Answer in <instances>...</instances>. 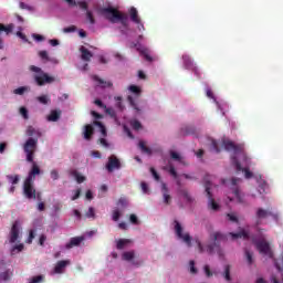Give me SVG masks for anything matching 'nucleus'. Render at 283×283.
I'll list each match as a JSON object with an SVG mask.
<instances>
[{
    "mask_svg": "<svg viewBox=\"0 0 283 283\" xmlns=\"http://www.w3.org/2000/svg\"><path fill=\"white\" fill-rule=\"evenodd\" d=\"M39 174H41V168H39V166L36 165V163H32V169L29 172L27 180H31L34 182V178L35 176H39Z\"/></svg>",
    "mask_w": 283,
    "mask_h": 283,
    "instance_id": "obj_17",
    "label": "nucleus"
},
{
    "mask_svg": "<svg viewBox=\"0 0 283 283\" xmlns=\"http://www.w3.org/2000/svg\"><path fill=\"white\" fill-rule=\"evenodd\" d=\"M86 19L88 23H91V25H94V23H96V20L94 19V14L92 13V11H86Z\"/></svg>",
    "mask_w": 283,
    "mask_h": 283,
    "instance_id": "obj_41",
    "label": "nucleus"
},
{
    "mask_svg": "<svg viewBox=\"0 0 283 283\" xmlns=\"http://www.w3.org/2000/svg\"><path fill=\"white\" fill-rule=\"evenodd\" d=\"M130 242H132V240H129V239H119L117 241L116 247L119 251H122V249H125V247H127V244H129Z\"/></svg>",
    "mask_w": 283,
    "mask_h": 283,
    "instance_id": "obj_29",
    "label": "nucleus"
},
{
    "mask_svg": "<svg viewBox=\"0 0 283 283\" xmlns=\"http://www.w3.org/2000/svg\"><path fill=\"white\" fill-rule=\"evenodd\" d=\"M87 218H96V212L93 207L88 208V211L85 213Z\"/></svg>",
    "mask_w": 283,
    "mask_h": 283,
    "instance_id": "obj_48",
    "label": "nucleus"
},
{
    "mask_svg": "<svg viewBox=\"0 0 283 283\" xmlns=\"http://www.w3.org/2000/svg\"><path fill=\"white\" fill-rule=\"evenodd\" d=\"M36 101L41 103V105H48L50 104V96L48 95H41L36 97Z\"/></svg>",
    "mask_w": 283,
    "mask_h": 283,
    "instance_id": "obj_37",
    "label": "nucleus"
},
{
    "mask_svg": "<svg viewBox=\"0 0 283 283\" xmlns=\"http://www.w3.org/2000/svg\"><path fill=\"white\" fill-rule=\"evenodd\" d=\"M138 147L143 151V154L151 156V148L147 147V144L145 142L140 140Z\"/></svg>",
    "mask_w": 283,
    "mask_h": 283,
    "instance_id": "obj_27",
    "label": "nucleus"
},
{
    "mask_svg": "<svg viewBox=\"0 0 283 283\" xmlns=\"http://www.w3.org/2000/svg\"><path fill=\"white\" fill-rule=\"evenodd\" d=\"M150 174L155 178V180H160V175H158V171L154 167L150 168Z\"/></svg>",
    "mask_w": 283,
    "mask_h": 283,
    "instance_id": "obj_56",
    "label": "nucleus"
},
{
    "mask_svg": "<svg viewBox=\"0 0 283 283\" xmlns=\"http://www.w3.org/2000/svg\"><path fill=\"white\" fill-rule=\"evenodd\" d=\"M127 101L136 112H140V108H138V105H136V102L134 101V97H132V95L127 97Z\"/></svg>",
    "mask_w": 283,
    "mask_h": 283,
    "instance_id": "obj_40",
    "label": "nucleus"
},
{
    "mask_svg": "<svg viewBox=\"0 0 283 283\" xmlns=\"http://www.w3.org/2000/svg\"><path fill=\"white\" fill-rule=\"evenodd\" d=\"M113 220L114 222H118V220H120V210L113 211Z\"/></svg>",
    "mask_w": 283,
    "mask_h": 283,
    "instance_id": "obj_50",
    "label": "nucleus"
},
{
    "mask_svg": "<svg viewBox=\"0 0 283 283\" xmlns=\"http://www.w3.org/2000/svg\"><path fill=\"white\" fill-rule=\"evenodd\" d=\"M210 240L212 243L206 245V251L209 255H213V253H218L220 258L224 255L222 252V248L220 247V242H227V234L222 232H213L210 234Z\"/></svg>",
    "mask_w": 283,
    "mask_h": 283,
    "instance_id": "obj_2",
    "label": "nucleus"
},
{
    "mask_svg": "<svg viewBox=\"0 0 283 283\" xmlns=\"http://www.w3.org/2000/svg\"><path fill=\"white\" fill-rule=\"evenodd\" d=\"M94 103L97 105V107H101L102 109H107V106L103 104V101L95 99Z\"/></svg>",
    "mask_w": 283,
    "mask_h": 283,
    "instance_id": "obj_62",
    "label": "nucleus"
},
{
    "mask_svg": "<svg viewBox=\"0 0 283 283\" xmlns=\"http://www.w3.org/2000/svg\"><path fill=\"white\" fill-rule=\"evenodd\" d=\"M80 52L82 54V61H86V63H88V61H92V56H94V54L90 50H87V48L81 46Z\"/></svg>",
    "mask_w": 283,
    "mask_h": 283,
    "instance_id": "obj_20",
    "label": "nucleus"
},
{
    "mask_svg": "<svg viewBox=\"0 0 283 283\" xmlns=\"http://www.w3.org/2000/svg\"><path fill=\"white\" fill-rule=\"evenodd\" d=\"M203 271L207 277H211L213 275V273L211 272V268H209V265H205Z\"/></svg>",
    "mask_w": 283,
    "mask_h": 283,
    "instance_id": "obj_59",
    "label": "nucleus"
},
{
    "mask_svg": "<svg viewBox=\"0 0 283 283\" xmlns=\"http://www.w3.org/2000/svg\"><path fill=\"white\" fill-rule=\"evenodd\" d=\"M78 8H81V10H87L88 6H87V2L85 1H80V2H76Z\"/></svg>",
    "mask_w": 283,
    "mask_h": 283,
    "instance_id": "obj_61",
    "label": "nucleus"
},
{
    "mask_svg": "<svg viewBox=\"0 0 283 283\" xmlns=\"http://www.w3.org/2000/svg\"><path fill=\"white\" fill-rule=\"evenodd\" d=\"M238 182H240V179L232 178L230 189L233 196L235 197L237 201L239 202V205H244L247 202L244 201V193L240 191V188L238 187Z\"/></svg>",
    "mask_w": 283,
    "mask_h": 283,
    "instance_id": "obj_9",
    "label": "nucleus"
},
{
    "mask_svg": "<svg viewBox=\"0 0 283 283\" xmlns=\"http://www.w3.org/2000/svg\"><path fill=\"white\" fill-rule=\"evenodd\" d=\"M23 195L28 200H36V189H34V181L25 179L23 184Z\"/></svg>",
    "mask_w": 283,
    "mask_h": 283,
    "instance_id": "obj_8",
    "label": "nucleus"
},
{
    "mask_svg": "<svg viewBox=\"0 0 283 283\" xmlns=\"http://www.w3.org/2000/svg\"><path fill=\"white\" fill-rule=\"evenodd\" d=\"M84 138L85 140H92V136H94V126L87 124L84 126Z\"/></svg>",
    "mask_w": 283,
    "mask_h": 283,
    "instance_id": "obj_22",
    "label": "nucleus"
},
{
    "mask_svg": "<svg viewBox=\"0 0 283 283\" xmlns=\"http://www.w3.org/2000/svg\"><path fill=\"white\" fill-rule=\"evenodd\" d=\"M251 240L253 244H255L261 255H265L266 258H270V259L273 258V250H271V245L269 244V242H266L265 240L258 241L255 237H251Z\"/></svg>",
    "mask_w": 283,
    "mask_h": 283,
    "instance_id": "obj_6",
    "label": "nucleus"
},
{
    "mask_svg": "<svg viewBox=\"0 0 283 283\" xmlns=\"http://www.w3.org/2000/svg\"><path fill=\"white\" fill-rule=\"evenodd\" d=\"M38 138H29L23 145V151L27 156V163H34V154H36Z\"/></svg>",
    "mask_w": 283,
    "mask_h": 283,
    "instance_id": "obj_5",
    "label": "nucleus"
},
{
    "mask_svg": "<svg viewBox=\"0 0 283 283\" xmlns=\"http://www.w3.org/2000/svg\"><path fill=\"white\" fill-rule=\"evenodd\" d=\"M170 157L172 158V160H177L178 163L182 160V157H180V155L174 150L170 151Z\"/></svg>",
    "mask_w": 283,
    "mask_h": 283,
    "instance_id": "obj_47",
    "label": "nucleus"
},
{
    "mask_svg": "<svg viewBox=\"0 0 283 283\" xmlns=\"http://www.w3.org/2000/svg\"><path fill=\"white\" fill-rule=\"evenodd\" d=\"M180 196H182V198H185L186 202H188L189 205H191V202H193V197H191V195L189 193V191L187 189H181L179 190Z\"/></svg>",
    "mask_w": 283,
    "mask_h": 283,
    "instance_id": "obj_25",
    "label": "nucleus"
},
{
    "mask_svg": "<svg viewBox=\"0 0 283 283\" xmlns=\"http://www.w3.org/2000/svg\"><path fill=\"white\" fill-rule=\"evenodd\" d=\"M61 109H52L48 115L46 120H49V123H56V120L61 118Z\"/></svg>",
    "mask_w": 283,
    "mask_h": 283,
    "instance_id": "obj_19",
    "label": "nucleus"
},
{
    "mask_svg": "<svg viewBox=\"0 0 283 283\" xmlns=\"http://www.w3.org/2000/svg\"><path fill=\"white\" fill-rule=\"evenodd\" d=\"M227 217L230 220V222H238V217H235V214L228 213Z\"/></svg>",
    "mask_w": 283,
    "mask_h": 283,
    "instance_id": "obj_64",
    "label": "nucleus"
},
{
    "mask_svg": "<svg viewBox=\"0 0 283 283\" xmlns=\"http://www.w3.org/2000/svg\"><path fill=\"white\" fill-rule=\"evenodd\" d=\"M161 191L165 205H171V195H169V188H167V184H161Z\"/></svg>",
    "mask_w": 283,
    "mask_h": 283,
    "instance_id": "obj_18",
    "label": "nucleus"
},
{
    "mask_svg": "<svg viewBox=\"0 0 283 283\" xmlns=\"http://www.w3.org/2000/svg\"><path fill=\"white\" fill-rule=\"evenodd\" d=\"M229 235H231L232 240H238V238H242L243 240H251V234L245 229H241L237 233L230 232Z\"/></svg>",
    "mask_w": 283,
    "mask_h": 283,
    "instance_id": "obj_15",
    "label": "nucleus"
},
{
    "mask_svg": "<svg viewBox=\"0 0 283 283\" xmlns=\"http://www.w3.org/2000/svg\"><path fill=\"white\" fill-rule=\"evenodd\" d=\"M122 258L126 262H132V260L135 258V253H134V251L124 252Z\"/></svg>",
    "mask_w": 283,
    "mask_h": 283,
    "instance_id": "obj_32",
    "label": "nucleus"
},
{
    "mask_svg": "<svg viewBox=\"0 0 283 283\" xmlns=\"http://www.w3.org/2000/svg\"><path fill=\"white\" fill-rule=\"evenodd\" d=\"M85 240V237L71 238L70 242L66 243L65 249H74V247H81V242Z\"/></svg>",
    "mask_w": 283,
    "mask_h": 283,
    "instance_id": "obj_16",
    "label": "nucleus"
},
{
    "mask_svg": "<svg viewBox=\"0 0 283 283\" xmlns=\"http://www.w3.org/2000/svg\"><path fill=\"white\" fill-rule=\"evenodd\" d=\"M19 221L13 222L10 233H9V242L10 244H14V242H19Z\"/></svg>",
    "mask_w": 283,
    "mask_h": 283,
    "instance_id": "obj_12",
    "label": "nucleus"
},
{
    "mask_svg": "<svg viewBox=\"0 0 283 283\" xmlns=\"http://www.w3.org/2000/svg\"><path fill=\"white\" fill-rule=\"evenodd\" d=\"M39 56L44 61H50V55H48V51H40Z\"/></svg>",
    "mask_w": 283,
    "mask_h": 283,
    "instance_id": "obj_53",
    "label": "nucleus"
},
{
    "mask_svg": "<svg viewBox=\"0 0 283 283\" xmlns=\"http://www.w3.org/2000/svg\"><path fill=\"white\" fill-rule=\"evenodd\" d=\"M32 240H34V230H31L29 233V238L27 240L28 244H32Z\"/></svg>",
    "mask_w": 283,
    "mask_h": 283,
    "instance_id": "obj_63",
    "label": "nucleus"
},
{
    "mask_svg": "<svg viewBox=\"0 0 283 283\" xmlns=\"http://www.w3.org/2000/svg\"><path fill=\"white\" fill-rule=\"evenodd\" d=\"M50 176L52 180H59V170L56 169L51 170Z\"/></svg>",
    "mask_w": 283,
    "mask_h": 283,
    "instance_id": "obj_54",
    "label": "nucleus"
},
{
    "mask_svg": "<svg viewBox=\"0 0 283 283\" xmlns=\"http://www.w3.org/2000/svg\"><path fill=\"white\" fill-rule=\"evenodd\" d=\"M25 92H30V86H20L13 90V94H15L17 96H23Z\"/></svg>",
    "mask_w": 283,
    "mask_h": 283,
    "instance_id": "obj_28",
    "label": "nucleus"
},
{
    "mask_svg": "<svg viewBox=\"0 0 283 283\" xmlns=\"http://www.w3.org/2000/svg\"><path fill=\"white\" fill-rule=\"evenodd\" d=\"M266 218H272V220H275V222L280 221V214L277 212H273L262 207L255 209L256 227H260V224H262V220H266Z\"/></svg>",
    "mask_w": 283,
    "mask_h": 283,
    "instance_id": "obj_4",
    "label": "nucleus"
},
{
    "mask_svg": "<svg viewBox=\"0 0 283 283\" xmlns=\"http://www.w3.org/2000/svg\"><path fill=\"white\" fill-rule=\"evenodd\" d=\"M130 21L136 24H140V17H138V10L135 7L129 9Z\"/></svg>",
    "mask_w": 283,
    "mask_h": 283,
    "instance_id": "obj_23",
    "label": "nucleus"
},
{
    "mask_svg": "<svg viewBox=\"0 0 283 283\" xmlns=\"http://www.w3.org/2000/svg\"><path fill=\"white\" fill-rule=\"evenodd\" d=\"M128 90L133 93L136 94L137 96L140 94V87L136 86V85H130L128 87Z\"/></svg>",
    "mask_w": 283,
    "mask_h": 283,
    "instance_id": "obj_46",
    "label": "nucleus"
},
{
    "mask_svg": "<svg viewBox=\"0 0 283 283\" xmlns=\"http://www.w3.org/2000/svg\"><path fill=\"white\" fill-rule=\"evenodd\" d=\"M63 32L65 34H70V32H76V27L75 25H71V27L64 28Z\"/></svg>",
    "mask_w": 283,
    "mask_h": 283,
    "instance_id": "obj_52",
    "label": "nucleus"
},
{
    "mask_svg": "<svg viewBox=\"0 0 283 283\" xmlns=\"http://www.w3.org/2000/svg\"><path fill=\"white\" fill-rule=\"evenodd\" d=\"M98 143H99V145H102V147H105L106 149H108L109 143H107V139H105V138H99V139H98Z\"/></svg>",
    "mask_w": 283,
    "mask_h": 283,
    "instance_id": "obj_57",
    "label": "nucleus"
},
{
    "mask_svg": "<svg viewBox=\"0 0 283 283\" xmlns=\"http://www.w3.org/2000/svg\"><path fill=\"white\" fill-rule=\"evenodd\" d=\"M244 253H245V260L248 264H253V252L245 249Z\"/></svg>",
    "mask_w": 283,
    "mask_h": 283,
    "instance_id": "obj_38",
    "label": "nucleus"
},
{
    "mask_svg": "<svg viewBox=\"0 0 283 283\" xmlns=\"http://www.w3.org/2000/svg\"><path fill=\"white\" fill-rule=\"evenodd\" d=\"M175 224V233L179 240H182L187 247H191V234L189 232H184L185 228H182V224L178 222V220L174 221Z\"/></svg>",
    "mask_w": 283,
    "mask_h": 283,
    "instance_id": "obj_7",
    "label": "nucleus"
},
{
    "mask_svg": "<svg viewBox=\"0 0 283 283\" xmlns=\"http://www.w3.org/2000/svg\"><path fill=\"white\" fill-rule=\"evenodd\" d=\"M71 176H74V178L78 185H81V184L85 182V180H87V178H85V176L81 175L76 170H72Z\"/></svg>",
    "mask_w": 283,
    "mask_h": 283,
    "instance_id": "obj_24",
    "label": "nucleus"
},
{
    "mask_svg": "<svg viewBox=\"0 0 283 283\" xmlns=\"http://www.w3.org/2000/svg\"><path fill=\"white\" fill-rule=\"evenodd\" d=\"M231 163H232L233 167H235L237 171H243L244 172L245 178H248V179L253 178V172H251V170H249V168H242V165L238 160V157H232Z\"/></svg>",
    "mask_w": 283,
    "mask_h": 283,
    "instance_id": "obj_13",
    "label": "nucleus"
},
{
    "mask_svg": "<svg viewBox=\"0 0 283 283\" xmlns=\"http://www.w3.org/2000/svg\"><path fill=\"white\" fill-rule=\"evenodd\" d=\"M7 179L11 185H19V180H21V177L19 175H8Z\"/></svg>",
    "mask_w": 283,
    "mask_h": 283,
    "instance_id": "obj_31",
    "label": "nucleus"
},
{
    "mask_svg": "<svg viewBox=\"0 0 283 283\" xmlns=\"http://www.w3.org/2000/svg\"><path fill=\"white\" fill-rule=\"evenodd\" d=\"M223 147L226 151H234V154H239V151H242V147L235 145L231 140H223Z\"/></svg>",
    "mask_w": 283,
    "mask_h": 283,
    "instance_id": "obj_14",
    "label": "nucleus"
},
{
    "mask_svg": "<svg viewBox=\"0 0 283 283\" xmlns=\"http://www.w3.org/2000/svg\"><path fill=\"white\" fill-rule=\"evenodd\" d=\"M20 114H21V116H23V118H24L25 120H28V118H29V116H28V108H25V107H20Z\"/></svg>",
    "mask_w": 283,
    "mask_h": 283,
    "instance_id": "obj_55",
    "label": "nucleus"
},
{
    "mask_svg": "<svg viewBox=\"0 0 283 283\" xmlns=\"http://www.w3.org/2000/svg\"><path fill=\"white\" fill-rule=\"evenodd\" d=\"M41 136V132H39V130H35V128L34 127H32V126H29L28 128H27V136Z\"/></svg>",
    "mask_w": 283,
    "mask_h": 283,
    "instance_id": "obj_36",
    "label": "nucleus"
},
{
    "mask_svg": "<svg viewBox=\"0 0 283 283\" xmlns=\"http://www.w3.org/2000/svg\"><path fill=\"white\" fill-rule=\"evenodd\" d=\"M93 81H96L101 87H112V82H105L103 78L97 75H93Z\"/></svg>",
    "mask_w": 283,
    "mask_h": 283,
    "instance_id": "obj_26",
    "label": "nucleus"
},
{
    "mask_svg": "<svg viewBox=\"0 0 283 283\" xmlns=\"http://www.w3.org/2000/svg\"><path fill=\"white\" fill-rule=\"evenodd\" d=\"M24 249V245L23 243H20L18 245H14L12 249H11V255H17V253H21V251H23Z\"/></svg>",
    "mask_w": 283,
    "mask_h": 283,
    "instance_id": "obj_34",
    "label": "nucleus"
},
{
    "mask_svg": "<svg viewBox=\"0 0 283 283\" xmlns=\"http://www.w3.org/2000/svg\"><path fill=\"white\" fill-rule=\"evenodd\" d=\"M14 28V25L9 24V25H4L0 23V34L1 32H6V34H10V32H12V29Z\"/></svg>",
    "mask_w": 283,
    "mask_h": 283,
    "instance_id": "obj_35",
    "label": "nucleus"
},
{
    "mask_svg": "<svg viewBox=\"0 0 283 283\" xmlns=\"http://www.w3.org/2000/svg\"><path fill=\"white\" fill-rule=\"evenodd\" d=\"M169 174L174 178H178V172L176 171V168L174 166L169 167Z\"/></svg>",
    "mask_w": 283,
    "mask_h": 283,
    "instance_id": "obj_58",
    "label": "nucleus"
},
{
    "mask_svg": "<svg viewBox=\"0 0 283 283\" xmlns=\"http://www.w3.org/2000/svg\"><path fill=\"white\" fill-rule=\"evenodd\" d=\"M30 72H34L33 80L34 83L39 87H43V85H52V83H56V78L48 73H45L41 67L31 65L29 67Z\"/></svg>",
    "mask_w": 283,
    "mask_h": 283,
    "instance_id": "obj_3",
    "label": "nucleus"
},
{
    "mask_svg": "<svg viewBox=\"0 0 283 283\" xmlns=\"http://www.w3.org/2000/svg\"><path fill=\"white\" fill-rule=\"evenodd\" d=\"M211 147H212V151H216V154H220V147L218 146V142L212 139L211 140Z\"/></svg>",
    "mask_w": 283,
    "mask_h": 283,
    "instance_id": "obj_45",
    "label": "nucleus"
},
{
    "mask_svg": "<svg viewBox=\"0 0 283 283\" xmlns=\"http://www.w3.org/2000/svg\"><path fill=\"white\" fill-rule=\"evenodd\" d=\"M99 12L111 23H118L119 21L123 28H129V23L127 22V14L118 11V9H114V7H106L102 8Z\"/></svg>",
    "mask_w": 283,
    "mask_h": 283,
    "instance_id": "obj_1",
    "label": "nucleus"
},
{
    "mask_svg": "<svg viewBox=\"0 0 283 283\" xmlns=\"http://www.w3.org/2000/svg\"><path fill=\"white\" fill-rule=\"evenodd\" d=\"M0 280H3V282H8V280H10V272L6 271L0 273Z\"/></svg>",
    "mask_w": 283,
    "mask_h": 283,
    "instance_id": "obj_49",
    "label": "nucleus"
},
{
    "mask_svg": "<svg viewBox=\"0 0 283 283\" xmlns=\"http://www.w3.org/2000/svg\"><path fill=\"white\" fill-rule=\"evenodd\" d=\"M133 129H135L136 132H138V129H142L143 128V124H140L137 119L133 120L130 123Z\"/></svg>",
    "mask_w": 283,
    "mask_h": 283,
    "instance_id": "obj_44",
    "label": "nucleus"
},
{
    "mask_svg": "<svg viewBox=\"0 0 283 283\" xmlns=\"http://www.w3.org/2000/svg\"><path fill=\"white\" fill-rule=\"evenodd\" d=\"M182 59L186 67H191V57H189V55H184Z\"/></svg>",
    "mask_w": 283,
    "mask_h": 283,
    "instance_id": "obj_51",
    "label": "nucleus"
},
{
    "mask_svg": "<svg viewBox=\"0 0 283 283\" xmlns=\"http://www.w3.org/2000/svg\"><path fill=\"white\" fill-rule=\"evenodd\" d=\"M129 221L132 224H138V217H136V214H130L129 216Z\"/></svg>",
    "mask_w": 283,
    "mask_h": 283,
    "instance_id": "obj_60",
    "label": "nucleus"
},
{
    "mask_svg": "<svg viewBox=\"0 0 283 283\" xmlns=\"http://www.w3.org/2000/svg\"><path fill=\"white\" fill-rule=\"evenodd\" d=\"M206 193L208 198V207L212 209V211H218L220 209V206L218 202H216V199H213V195L211 193V182H206Z\"/></svg>",
    "mask_w": 283,
    "mask_h": 283,
    "instance_id": "obj_10",
    "label": "nucleus"
},
{
    "mask_svg": "<svg viewBox=\"0 0 283 283\" xmlns=\"http://www.w3.org/2000/svg\"><path fill=\"white\" fill-rule=\"evenodd\" d=\"M93 125H95L96 127L99 128V132H101L102 136H107V128H105V125H103L98 120L93 122Z\"/></svg>",
    "mask_w": 283,
    "mask_h": 283,
    "instance_id": "obj_30",
    "label": "nucleus"
},
{
    "mask_svg": "<svg viewBox=\"0 0 283 283\" xmlns=\"http://www.w3.org/2000/svg\"><path fill=\"white\" fill-rule=\"evenodd\" d=\"M67 264H70V261H67V260L59 261L55 264L54 273H57V274L63 273V271H65V266H67Z\"/></svg>",
    "mask_w": 283,
    "mask_h": 283,
    "instance_id": "obj_21",
    "label": "nucleus"
},
{
    "mask_svg": "<svg viewBox=\"0 0 283 283\" xmlns=\"http://www.w3.org/2000/svg\"><path fill=\"white\" fill-rule=\"evenodd\" d=\"M120 167H122L120 159H118L116 155H111L106 164L107 171L112 174V171H115V169H120Z\"/></svg>",
    "mask_w": 283,
    "mask_h": 283,
    "instance_id": "obj_11",
    "label": "nucleus"
},
{
    "mask_svg": "<svg viewBox=\"0 0 283 283\" xmlns=\"http://www.w3.org/2000/svg\"><path fill=\"white\" fill-rule=\"evenodd\" d=\"M115 101H118L116 103V108L119 109V112H123L125 109V106L123 105V97H115Z\"/></svg>",
    "mask_w": 283,
    "mask_h": 283,
    "instance_id": "obj_43",
    "label": "nucleus"
},
{
    "mask_svg": "<svg viewBox=\"0 0 283 283\" xmlns=\"http://www.w3.org/2000/svg\"><path fill=\"white\" fill-rule=\"evenodd\" d=\"M142 56H144V59H146L149 63H151L154 61V59H151V55H149V51L147 49H144L140 51Z\"/></svg>",
    "mask_w": 283,
    "mask_h": 283,
    "instance_id": "obj_39",
    "label": "nucleus"
},
{
    "mask_svg": "<svg viewBox=\"0 0 283 283\" xmlns=\"http://www.w3.org/2000/svg\"><path fill=\"white\" fill-rule=\"evenodd\" d=\"M43 280H45V276L43 275H36V276H33L29 283H41L43 282Z\"/></svg>",
    "mask_w": 283,
    "mask_h": 283,
    "instance_id": "obj_42",
    "label": "nucleus"
},
{
    "mask_svg": "<svg viewBox=\"0 0 283 283\" xmlns=\"http://www.w3.org/2000/svg\"><path fill=\"white\" fill-rule=\"evenodd\" d=\"M223 277L227 282H231V265L224 266Z\"/></svg>",
    "mask_w": 283,
    "mask_h": 283,
    "instance_id": "obj_33",
    "label": "nucleus"
}]
</instances>
